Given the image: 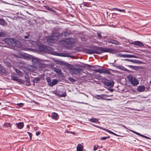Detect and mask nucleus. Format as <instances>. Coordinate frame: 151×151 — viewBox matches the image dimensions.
<instances>
[{"mask_svg": "<svg viewBox=\"0 0 151 151\" xmlns=\"http://www.w3.org/2000/svg\"><path fill=\"white\" fill-rule=\"evenodd\" d=\"M84 65L85 66L87 67V68H89V67H92L93 68H96V66H95L90 65L89 64H84Z\"/></svg>", "mask_w": 151, "mask_h": 151, "instance_id": "33", "label": "nucleus"}, {"mask_svg": "<svg viewBox=\"0 0 151 151\" xmlns=\"http://www.w3.org/2000/svg\"><path fill=\"white\" fill-rule=\"evenodd\" d=\"M95 73H103V69H96L93 70Z\"/></svg>", "mask_w": 151, "mask_h": 151, "instance_id": "27", "label": "nucleus"}, {"mask_svg": "<svg viewBox=\"0 0 151 151\" xmlns=\"http://www.w3.org/2000/svg\"><path fill=\"white\" fill-rule=\"evenodd\" d=\"M25 57L26 58H30L29 57V56L28 55H27V56H25Z\"/></svg>", "mask_w": 151, "mask_h": 151, "instance_id": "57", "label": "nucleus"}, {"mask_svg": "<svg viewBox=\"0 0 151 151\" xmlns=\"http://www.w3.org/2000/svg\"><path fill=\"white\" fill-rule=\"evenodd\" d=\"M128 67L130 68H132L133 69L135 70H137L138 68V66H134L132 65H128Z\"/></svg>", "mask_w": 151, "mask_h": 151, "instance_id": "28", "label": "nucleus"}, {"mask_svg": "<svg viewBox=\"0 0 151 151\" xmlns=\"http://www.w3.org/2000/svg\"><path fill=\"white\" fill-rule=\"evenodd\" d=\"M56 96H58L60 97H65L66 96L65 92H62L61 91H58L55 93Z\"/></svg>", "mask_w": 151, "mask_h": 151, "instance_id": "10", "label": "nucleus"}, {"mask_svg": "<svg viewBox=\"0 0 151 151\" xmlns=\"http://www.w3.org/2000/svg\"><path fill=\"white\" fill-rule=\"evenodd\" d=\"M63 34L66 37L67 36H68L70 34L68 32H65L64 33H61L62 35H63Z\"/></svg>", "mask_w": 151, "mask_h": 151, "instance_id": "34", "label": "nucleus"}, {"mask_svg": "<svg viewBox=\"0 0 151 151\" xmlns=\"http://www.w3.org/2000/svg\"><path fill=\"white\" fill-rule=\"evenodd\" d=\"M97 35L99 38L100 39H102V36L101 34L100 33H97Z\"/></svg>", "mask_w": 151, "mask_h": 151, "instance_id": "47", "label": "nucleus"}, {"mask_svg": "<svg viewBox=\"0 0 151 151\" xmlns=\"http://www.w3.org/2000/svg\"><path fill=\"white\" fill-rule=\"evenodd\" d=\"M123 127H124L125 128H127L125 126H123Z\"/></svg>", "mask_w": 151, "mask_h": 151, "instance_id": "58", "label": "nucleus"}, {"mask_svg": "<svg viewBox=\"0 0 151 151\" xmlns=\"http://www.w3.org/2000/svg\"><path fill=\"white\" fill-rule=\"evenodd\" d=\"M118 68L122 70L127 71H128V70L124 68V66L121 65H119V66H118Z\"/></svg>", "mask_w": 151, "mask_h": 151, "instance_id": "22", "label": "nucleus"}, {"mask_svg": "<svg viewBox=\"0 0 151 151\" xmlns=\"http://www.w3.org/2000/svg\"><path fill=\"white\" fill-rule=\"evenodd\" d=\"M109 69L107 68L106 69H103V73H106L108 74H111V73L109 70Z\"/></svg>", "mask_w": 151, "mask_h": 151, "instance_id": "24", "label": "nucleus"}, {"mask_svg": "<svg viewBox=\"0 0 151 151\" xmlns=\"http://www.w3.org/2000/svg\"><path fill=\"white\" fill-rule=\"evenodd\" d=\"M27 133L28 134L29 136L30 140H31L32 138V134L31 133L29 132H27Z\"/></svg>", "mask_w": 151, "mask_h": 151, "instance_id": "42", "label": "nucleus"}, {"mask_svg": "<svg viewBox=\"0 0 151 151\" xmlns=\"http://www.w3.org/2000/svg\"><path fill=\"white\" fill-rule=\"evenodd\" d=\"M58 82V81L56 79H53L52 80L51 83H48V85L51 86H52L56 84Z\"/></svg>", "mask_w": 151, "mask_h": 151, "instance_id": "16", "label": "nucleus"}, {"mask_svg": "<svg viewBox=\"0 0 151 151\" xmlns=\"http://www.w3.org/2000/svg\"><path fill=\"white\" fill-rule=\"evenodd\" d=\"M112 95H111L110 96H109L106 94H103L101 95H97L96 96V99H105V98L104 97H110Z\"/></svg>", "mask_w": 151, "mask_h": 151, "instance_id": "8", "label": "nucleus"}, {"mask_svg": "<svg viewBox=\"0 0 151 151\" xmlns=\"http://www.w3.org/2000/svg\"><path fill=\"white\" fill-rule=\"evenodd\" d=\"M4 126L5 128H11L12 125L9 123H5L3 125Z\"/></svg>", "mask_w": 151, "mask_h": 151, "instance_id": "23", "label": "nucleus"}, {"mask_svg": "<svg viewBox=\"0 0 151 151\" xmlns=\"http://www.w3.org/2000/svg\"><path fill=\"white\" fill-rule=\"evenodd\" d=\"M106 81H103V83L106 86H109L110 88L113 87L114 82L112 80H108L106 78H105Z\"/></svg>", "mask_w": 151, "mask_h": 151, "instance_id": "7", "label": "nucleus"}, {"mask_svg": "<svg viewBox=\"0 0 151 151\" xmlns=\"http://www.w3.org/2000/svg\"><path fill=\"white\" fill-rule=\"evenodd\" d=\"M51 117L53 119L57 120L58 119V114L56 113L52 112L51 114Z\"/></svg>", "mask_w": 151, "mask_h": 151, "instance_id": "14", "label": "nucleus"}, {"mask_svg": "<svg viewBox=\"0 0 151 151\" xmlns=\"http://www.w3.org/2000/svg\"><path fill=\"white\" fill-rule=\"evenodd\" d=\"M70 39L72 40H73V39H72V38H70Z\"/></svg>", "mask_w": 151, "mask_h": 151, "instance_id": "61", "label": "nucleus"}, {"mask_svg": "<svg viewBox=\"0 0 151 151\" xmlns=\"http://www.w3.org/2000/svg\"><path fill=\"white\" fill-rule=\"evenodd\" d=\"M17 105L18 106H19L20 107H22L24 106V104L22 103H20L18 104H17Z\"/></svg>", "mask_w": 151, "mask_h": 151, "instance_id": "44", "label": "nucleus"}, {"mask_svg": "<svg viewBox=\"0 0 151 151\" xmlns=\"http://www.w3.org/2000/svg\"><path fill=\"white\" fill-rule=\"evenodd\" d=\"M144 138H145L147 139H151L149 137H147V136H145L144 137Z\"/></svg>", "mask_w": 151, "mask_h": 151, "instance_id": "52", "label": "nucleus"}, {"mask_svg": "<svg viewBox=\"0 0 151 151\" xmlns=\"http://www.w3.org/2000/svg\"><path fill=\"white\" fill-rule=\"evenodd\" d=\"M82 68L81 66H79L75 67H73V68H70V69L71 72L72 73L74 74H79L81 71H82Z\"/></svg>", "mask_w": 151, "mask_h": 151, "instance_id": "5", "label": "nucleus"}, {"mask_svg": "<svg viewBox=\"0 0 151 151\" xmlns=\"http://www.w3.org/2000/svg\"><path fill=\"white\" fill-rule=\"evenodd\" d=\"M105 100H113V99H104Z\"/></svg>", "mask_w": 151, "mask_h": 151, "instance_id": "54", "label": "nucleus"}, {"mask_svg": "<svg viewBox=\"0 0 151 151\" xmlns=\"http://www.w3.org/2000/svg\"><path fill=\"white\" fill-rule=\"evenodd\" d=\"M150 84L151 85V80H150Z\"/></svg>", "mask_w": 151, "mask_h": 151, "instance_id": "59", "label": "nucleus"}, {"mask_svg": "<svg viewBox=\"0 0 151 151\" xmlns=\"http://www.w3.org/2000/svg\"><path fill=\"white\" fill-rule=\"evenodd\" d=\"M16 126L18 129H22L24 126V123L22 122H20L17 123Z\"/></svg>", "mask_w": 151, "mask_h": 151, "instance_id": "17", "label": "nucleus"}, {"mask_svg": "<svg viewBox=\"0 0 151 151\" xmlns=\"http://www.w3.org/2000/svg\"><path fill=\"white\" fill-rule=\"evenodd\" d=\"M110 137L109 136L104 137H101V138H100V140H105L106 139H107L110 138Z\"/></svg>", "mask_w": 151, "mask_h": 151, "instance_id": "36", "label": "nucleus"}, {"mask_svg": "<svg viewBox=\"0 0 151 151\" xmlns=\"http://www.w3.org/2000/svg\"><path fill=\"white\" fill-rule=\"evenodd\" d=\"M39 48L40 50H43L44 49V46H43L42 45L40 46H39Z\"/></svg>", "mask_w": 151, "mask_h": 151, "instance_id": "48", "label": "nucleus"}, {"mask_svg": "<svg viewBox=\"0 0 151 151\" xmlns=\"http://www.w3.org/2000/svg\"><path fill=\"white\" fill-rule=\"evenodd\" d=\"M93 49L83 48L82 51L84 52L89 54L95 53L101 54L104 52H109L112 54L116 53V51L114 49L111 48H104L95 46L93 47Z\"/></svg>", "mask_w": 151, "mask_h": 151, "instance_id": "1", "label": "nucleus"}, {"mask_svg": "<svg viewBox=\"0 0 151 151\" xmlns=\"http://www.w3.org/2000/svg\"><path fill=\"white\" fill-rule=\"evenodd\" d=\"M15 71L17 73V74L19 75L20 76H21L22 75V72L19 70L16 69L15 70Z\"/></svg>", "mask_w": 151, "mask_h": 151, "instance_id": "29", "label": "nucleus"}, {"mask_svg": "<svg viewBox=\"0 0 151 151\" xmlns=\"http://www.w3.org/2000/svg\"><path fill=\"white\" fill-rule=\"evenodd\" d=\"M5 22L3 19H0V24L2 25H5Z\"/></svg>", "mask_w": 151, "mask_h": 151, "instance_id": "30", "label": "nucleus"}, {"mask_svg": "<svg viewBox=\"0 0 151 151\" xmlns=\"http://www.w3.org/2000/svg\"><path fill=\"white\" fill-rule=\"evenodd\" d=\"M134 63L138 64H142V62L140 61L137 60H133V62Z\"/></svg>", "mask_w": 151, "mask_h": 151, "instance_id": "35", "label": "nucleus"}, {"mask_svg": "<svg viewBox=\"0 0 151 151\" xmlns=\"http://www.w3.org/2000/svg\"><path fill=\"white\" fill-rule=\"evenodd\" d=\"M61 56L63 57H70L69 55L68 54H62Z\"/></svg>", "mask_w": 151, "mask_h": 151, "instance_id": "39", "label": "nucleus"}, {"mask_svg": "<svg viewBox=\"0 0 151 151\" xmlns=\"http://www.w3.org/2000/svg\"><path fill=\"white\" fill-rule=\"evenodd\" d=\"M112 64V66L115 67H116L117 68H118V66H119V65L118 64H114V63H111Z\"/></svg>", "mask_w": 151, "mask_h": 151, "instance_id": "40", "label": "nucleus"}, {"mask_svg": "<svg viewBox=\"0 0 151 151\" xmlns=\"http://www.w3.org/2000/svg\"><path fill=\"white\" fill-rule=\"evenodd\" d=\"M25 82H26V85L27 86H29L31 85L30 81L29 78L27 75H25L24 76Z\"/></svg>", "mask_w": 151, "mask_h": 151, "instance_id": "12", "label": "nucleus"}, {"mask_svg": "<svg viewBox=\"0 0 151 151\" xmlns=\"http://www.w3.org/2000/svg\"><path fill=\"white\" fill-rule=\"evenodd\" d=\"M98 147V145H94L93 146V150L94 151L96 150L97 148Z\"/></svg>", "mask_w": 151, "mask_h": 151, "instance_id": "46", "label": "nucleus"}, {"mask_svg": "<svg viewBox=\"0 0 151 151\" xmlns=\"http://www.w3.org/2000/svg\"><path fill=\"white\" fill-rule=\"evenodd\" d=\"M29 36V35L28 36H24V38L25 39H27L28 38V37Z\"/></svg>", "mask_w": 151, "mask_h": 151, "instance_id": "56", "label": "nucleus"}, {"mask_svg": "<svg viewBox=\"0 0 151 151\" xmlns=\"http://www.w3.org/2000/svg\"><path fill=\"white\" fill-rule=\"evenodd\" d=\"M83 5H84V6H87V7H90L91 6H90L89 5V4L87 3H84L83 4Z\"/></svg>", "mask_w": 151, "mask_h": 151, "instance_id": "43", "label": "nucleus"}, {"mask_svg": "<svg viewBox=\"0 0 151 151\" xmlns=\"http://www.w3.org/2000/svg\"><path fill=\"white\" fill-rule=\"evenodd\" d=\"M132 55H122L121 56L123 58H131Z\"/></svg>", "mask_w": 151, "mask_h": 151, "instance_id": "31", "label": "nucleus"}, {"mask_svg": "<svg viewBox=\"0 0 151 151\" xmlns=\"http://www.w3.org/2000/svg\"><path fill=\"white\" fill-rule=\"evenodd\" d=\"M47 82L48 83H51V80L50 78L49 77H47L46 79Z\"/></svg>", "mask_w": 151, "mask_h": 151, "instance_id": "41", "label": "nucleus"}, {"mask_svg": "<svg viewBox=\"0 0 151 151\" xmlns=\"http://www.w3.org/2000/svg\"><path fill=\"white\" fill-rule=\"evenodd\" d=\"M40 133L41 132L40 131H38L36 133V134L37 136H38L40 134Z\"/></svg>", "mask_w": 151, "mask_h": 151, "instance_id": "50", "label": "nucleus"}, {"mask_svg": "<svg viewBox=\"0 0 151 151\" xmlns=\"http://www.w3.org/2000/svg\"><path fill=\"white\" fill-rule=\"evenodd\" d=\"M109 10L111 11H117L121 12H123L125 13L126 12L125 11L124 9H121L116 8H113L112 9H109Z\"/></svg>", "mask_w": 151, "mask_h": 151, "instance_id": "19", "label": "nucleus"}, {"mask_svg": "<svg viewBox=\"0 0 151 151\" xmlns=\"http://www.w3.org/2000/svg\"><path fill=\"white\" fill-rule=\"evenodd\" d=\"M90 121L91 122L97 123L98 122V120L96 119L91 118L90 119Z\"/></svg>", "mask_w": 151, "mask_h": 151, "instance_id": "32", "label": "nucleus"}, {"mask_svg": "<svg viewBox=\"0 0 151 151\" xmlns=\"http://www.w3.org/2000/svg\"><path fill=\"white\" fill-rule=\"evenodd\" d=\"M129 81L131 83L133 86H135L139 84V82L137 79L135 77H133L131 75H129L127 77Z\"/></svg>", "mask_w": 151, "mask_h": 151, "instance_id": "4", "label": "nucleus"}, {"mask_svg": "<svg viewBox=\"0 0 151 151\" xmlns=\"http://www.w3.org/2000/svg\"><path fill=\"white\" fill-rule=\"evenodd\" d=\"M68 79L70 81H71L73 82H74L76 81L74 79L72 78L71 77H69L68 78Z\"/></svg>", "mask_w": 151, "mask_h": 151, "instance_id": "38", "label": "nucleus"}, {"mask_svg": "<svg viewBox=\"0 0 151 151\" xmlns=\"http://www.w3.org/2000/svg\"><path fill=\"white\" fill-rule=\"evenodd\" d=\"M4 41L6 44L14 47L17 46L18 44L17 43L19 42L17 40L15 39L6 38L4 40Z\"/></svg>", "mask_w": 151, "mask_h": 151, "instance_id": "2", "label": "nucleus"}, {"mask_svg": "<svg viewBox=\"0 0 151 151\" xmlns=\"http://www.w3.org/2000/svg\"><path fill=\"white\" fill-rule=\"evenodd\" d=\"M108 42L109 43H112L116 45L120 44V43L118 41L111 38L108 39Z\"/></svg>", "mask_w": 151, "mask_h": 151, "instance_id": "13", "label": "nucleus"}, {"mask_svg": "<svg viewBox=\"0 0 151 151\" xmlns=\"http://www.w3.org/2000/svg\"><path fill=\"white\" fill-rule=\"evenodd\" d=\"M12 79L15 81H16L18 82H19L22 84H24L25 83V81L24 80L22 79L18 78L17 76H13L12 77Z\"/></svg>", "mask_w": 151, "mask_h": 151, "instance_id": "11", "label": "nucleus"}, {"mask_svg": "<svg viewBox=\"0 0 151 151\" xmlns=\"http://www.w3.org/2000/svg\"><path fill=\"white\" fill-rule=\"evenodd\" d=\"M98 127V128H100L101 129H103V130L108 132L109 133L113 134V135H115L116 136H117V137L120 136L119 135H117V134H116L115 133H114V132H113L110 130H109L106 129H105V128L103 129L102 127Z\"/></svg>", "mask_w": 151, "mask_h": 151, "instance_id": "15", "label": "nucleus"}, {"mask_svg": "<svg viewBox=\"0 0 151 151\" xmlns=\"http://www.w3.org/2000/svg\"><path fill=\"white\" fill-rule=\"evenodd\" d=\"M139 136H140L141 137H144V136H145V135H143L142 134H139Z\"/></svg>", "mask_w": 151, "mask_h": 151, "instance_id": "55", "label": "nucleus"}, {"mask_svg": "<svg viewBox=\"0 0 151 151\" xmlns=\"http://www.w3.org/2000/svg\"><path fill=\"white\" fill-rule=\"evenodd\" d=\"M32 61L34 65L39 68H43L45 66V64L42 63L40 59L35 57H32Z\"/></svg>", "mask_w": 151, "mask_h": 151, "instance_id": "3", "label": "nucleus"}, {"mask_svg": "<svg viewBox=\"0 0 151 151\" xmlns=\"http://www.w3.org/2000/svg\"><path fill=\"white\" fill-rule=\"evenodd\" d=\"M1 105V103H0V105Z\"/></svg>", "mask_w": 151, "mask_h": 151, "instance_id": "63", "label": "nucleus"}, {"mask_svg": "<svg viewBox=\"0 0 151 151\" xmlns=\"http://www.w3.org/2000/svg\"><path fill=\"white\" fill-rule=\"evenodd\" d=\"M109 90L111 92H112L114 91V89H113L109 88Z\"/></svg>", "mask_w": 151, "mask_h": 151, "instance_id": "53", "label": "nucleus"}, {"mask_svg": "<svg viewBox=\"0 0 151 151\" xmlns=\"http://www.w3.org/2000/svg\"><path fill=\"white\" fill-rule=\"evenodd\" d=\"M131 131L132 132H133V133H134V134H137V135H139V133H138V132H135V131H132V130H131Z\"/></svg>", "mask_w": 151, "mask_h": 151, "instance_id": "49", "label": "nucleus"}, {"mask_svg": "<svg viewBox=\"0 0 151 151\" xmlns=\"http://www.w3.org/2000/svg\"><path fill=\"white\" fill-rule=\"evenodd\" d=\"M40 80V79L38 77H36L33 80H32V82L33 83V85L35 86V83H37L38 81H39Z\"/></svg>", "mask_w": 151, "mask_h": 151, "instance_id": "25", "label": "nucleus"}, {"mask_svg": "<svg viewBox=\"0 0 151 151\" xmlns=\"http://www.w3.org/2000/svg\"><path fill=\"white\" fill-rule=\"evenodd\" d=\"M6 35V34L4 32H0V37H4Z\"/></svg>", "mask_w": 151, "mask_h": 151, "instance_id": "37", "label": "nucleus"}, {"mask_svg": "<svg viewBox=\"0 0 151 151\" xmlns=\"http://www.w3.org/2000/svg\"><path fill=\"white\" fill-rule=\"evenodd\" d=\"M44 7L45 8V9H46L47 10L49 11H50L53 12L54 13H55V10H53L52 9L50 8L48 6H46V5L44 6Z\"/></svg>", "mask_w": 151, "mask_h": 151, "instance_id": "21", "label": "nucleus"}, {"mask_svg": "<svg viewBox=\"0 0 151 151\" xmlns=\"http://www.w3.org/2000/svg\"><path fill=\"white\" fill-rule=\"evenodd\" d=\"M6 71V70L4 68V67H2L0 64V73H4Z\"/></svg>", "mask_w": 151, "mask_h": 151, "instance_id": "26", "label": "nucleus"}, {"mask_svg": "<svg viewBox=\"0 0 151 151\" xmlns=\"http://www.w3.org/2000/svg\"><path fill=\"white\" fill-rule=\"evenodd\" d=\"M60 35L58 33L57 35H55L52 34L51 36H48L47 39V42H49L51 43L54 42L56 39H58V37Z\"/></svg>", "mask_w": 151, "mask_h": 151, "instance_id": "6", "label": "nucleus"}, {"mask_svg": "<svg viewBox=\"0 0 151 151\" xmlns=\"http://www.w3.org/2000/svg\"><path fill=\"white\" fill-rule=\"evenodd\" d=\"M131 58H137V57L136 56H135V55H132Z\"/></svg>", "mask_w": 151, "mask_h": 151, "instance_id": "51", "label": "nucleus"}, {"mask_svg": "<svg viewBox=\"0 0 151 151\" xmlns=\"http://www.w3.org/2000/svg\"><path fill=\"white\" fill-rule=\"evenodd\" d=\"M130 44L141 47L144 46V45L142 42L138 41L131 42Z\"/></svg>", "mask_w": 151, "mask_h": 151, "instance_id": "9", "label": "nucleus"}, {"mask_svg": "<svg viewBox=\"0 0 151 151\" xmlns=\"http://www.w3.org/2000/svg\"><path fill=\"white\" fill-rule=\"evenodd\" d=\"M145 86H141L138 87L137 90L139 92H143L145 90Z\"/></svg>", "mask_w": 151, "mask_h": 151, "instance_id": "18", "label": "nucleus"}, {"mask_svg": "<svg viewBox=\"0 0 151 151\" xmlns=\"http://www.w3.org/2000/svg\"><path fill=\"white\" fill-rule=\"evenodd\" d=\"M68 40H69L68 39V41H68V42L69 41H68Z\"/></svg>", "mask_w": 151, "mask_h": 151, "instance_id": "62", "label": "nucleus"}, {"mask_svg": "<svg viewBox=\"0 0 151 151\" xmlns=\"http://www.w3.org/2000/svg\"><path fill=\"white\" fill-rule=\"evenodd\" d=\"M77 151H82L83 146L81 144H78L76 147Z\"/></svg>", "mask_w": 151, "mask_h": 151, "instance_id": "20", "label": "nucleus"}, {"mask_svg": "<svg viewBox=\"0 0 151 151\" xmlns=\"http://www.w3.org/2000/svg\"><path fill=\"white\" fill-rule=\"evenodd\" d=\"M133 60L128 59H124V60L125 61H129V62H133Z\"/></svg>", "mask_w": 151, "mask_h": 151, "instance_id": "45", "label": "nucleus"}, {"mask_svg": "<svg viewBox=\"0 0 151 151\" xmlns=\"http://www.w3.org/2000/svg\"><path fill=\"white\" fill-rule=\"evenodd\" d=\"M70 44H72L73 43V42H70Z\"/></svg>", "mask_w": 151, "mask_h": 151, "instance_id": "60", "label": "nucleus"}]
</instances>
